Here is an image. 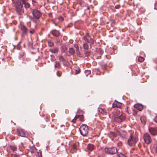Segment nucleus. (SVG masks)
<instances>
[{
	"instance_id": "nucleus-1",
	"label": "nucleus",
	"mask_w": 157,
	"mask_h": 157,
	"mask_svg": "<svg viewBox=\"0 0 157 157\" xmlns=\"http://www.w3.org/2000/svg\"><path fill=\"white\" fill-rule=\"evenodd\" d=\"M28 0H16L15 4L16 11L17 13L21 15L24 13V10L22 9L23 3L26 2Z\"/></svg>"
},
{
	"instance_id": "nucleus-2",
	"label": "nucleus",
	"mask_w": 157,
	"mask_h": 157,
	"mask_svg": "<svg viewBox=\"0 0 157 157\" xmlns=\"http://www.w3.org/2000/svg\"><path fill=\"white\" fill-rule=\"evenodd\" d=\"M82 39L85 42L90 44V48H91V45L94 44L95 41L92 38L90 37L89 34L86 33V34L82 38Z\"/></svg>"
},
{
	"instance_id": "nucleus-3",
	"label": "nucleus",
	"mask_w": 157,
	"mask_h": 157,
	"mask_svg": "<svg viewBox=\"0 0 157 157\" xmlns=\"http://www.w3.org/2000/svg\"><path fill=\"white\" fill-rule=\"evenodd\" d=\"M136 136L132 133H131L127 141L128 145L131 147H132L136 144Z\"/></svg>"
},
{
	"instance_id": "nucleus-4",
	"label": "nucleus",
	"mask_w": 157,
	"mask_h": 157,
	"mask_svg": "<svg viewBox=\"0 0 157 157\" xmlns=\"http://www.w3.org/2000/svg\"><path fill=\"white\" fill-rule=\"evenodd\" d=\"M81 134L83 136H86L88 132V127L86 124H82L79 129Z\"/></svg>"
},
{
	"instance_id": "nucleus-5",
	"label": "nucleus",
	"mask_w": 157,
	"mask_h": 157,
	"mask_svg": "<svg viewBox=\"0 0 157 157\" xmlns=\"http://www.w3.org/2000/svg\"><path fill=\"white\" fill-rule=\"evenodd\" d=\"M105 152L109 155H113L116 154L117 152L116 147H105Z\"/></svg>"
},
{
	"instance_id": "nucleus-6",
	"label": "nucleus",
	"mask_w": 157,
	"mask_h": 157,
	"mask_svg": "<svg viewBox=\"0 0 157 157\" xmlns=\"http://www.w3.org/2000/svg\"><path fill=\"white\" fill-rule=\"evenodd\" d=\"M19 27L22 31L21 36L22 38V40H23L24 36L25 35H27L29 30L26 26L23 25H20L19 26Z\"/></svg>"
},
{
	"instance_id": "nucleus-7",
	"label": "nucleus",
	"mask_w": 157,
	"mask_h": 157,
	"mask_svg": "<svg viewBox=\"0 0 157 157\" xmlns=\"http://www.w3.org/2000/svg\"><path fill=\"white\" fill-rule=\"evenodd\" d=\"M143 139L146 144H148L152 142V139L150 134L148 133L144 134L143 136Z\"/></svg>"
},
{
	"instance_id": "nucleus-8",
	"label": "nucleus",
	"mask_w": 157,
	"mask_h": 157,
	"mask_svg": "<svg viewBox=\"0 0 157 157\" xmlns=\"http://www.w3.org/2000/svg\"><path fill=\"white\" fill-rule=\"evenodd\" d=\"M125 118V116L122 114H121L119 116H115L114 119L115 121L119 123L123 121Z\"/></svg>"
},
{
	"instance_id": "nucleus-9",
	"label": "nucleus",
	"mask_w": 157,
	"mask_h": 157,
	"mask_svg": "<svg viewBox=\"0 0 157 157\" xmlns=\"http://www.w3.org/2000/svg\"><path fill=\"white\" fill-rule=\"evenodd\" d=\"M32 14L33 17L37 19H39L41 16L40 11L37 9H34L33 11Z\"/></svg>"
},
{
	"instance_id": "nucleus-10",
	"label": "nucleus",
	"mask_w": 157,
	"mask_h": 157,
	"mask_svg": "<svg viewBox=\"0 0 157 157\" xmlns=\"http://www.w3.org/2000/svg\"><path fill=\"white\" fill-rule=\"evenodd\" d=\"M117 135L119 136L122 138L124 139L126 138V132L124 131L119 129L117 131Z\"/></svg>"
},
{
	"instance_id": "nucleus-11",
	"label": "nucleus",
	"mask_w": 157,
	"mask_h": 157,
	"mask_svg": "<svg viewBox=\"0 0 157 157\" xmlns=\"http://www.w3.org/2000/svg\"><path fill=\"white\" fill-rule=\"evenodd\" d=\"M149 131L150 133L153 136L157 135V127H149Z\"/></svg>"
},
{
	"instance_id": "nucleus-12",
	"label": "nucleus",
	"mask_w": 157,
	"mask_h": 157,
	"mask_svg": "<svg viewBox=\"0 0 157 157\" xmlns=\"http://www.w3.org/2000/svg\"><path fill=\"white\" fill-rule=\"evenodd\" d=\"M75 51L73 48H70L69 50L66 52V54L68 56L74 55Z\"/></svg>"
},
{
	"instance_id": "nucleus-13",
	"label": "nucleus",
	"mask_w": 157,
	"mask_h": 157,
	"mask_svg": "<svg viewBox=\"0 0 157 157\" xmlns=\"http://www.w3.org/2000/svg\"><path fill=\"white\" fill-rule=\"evenodd\" d=\"M59 60L60 62H62L63 65L65 66L67 65L66 60L62 56H59Z\"/></svg>"
},
{
	"instance_id": "nucleus-14",
	"label": "nucleus",
	"mask_w": 157,
	"mask_h": 157,
	"mask_svg": "<svg viewBox=\"0 0 157 157\" xmlns=\"http://www.w3.org/2000/svg\"><path fill=\"white\" fill-rule=\"evenodd\" d=\"M17 132L18 136L22 137H25V134L24 132L21 129L18 128L17 129Z\"/></svg>"
},
{
	"instance_id": "nucleus-15",
	"label": "nucleus",
	"mask_w": 157,
	"mask_h": 157,
	"mask_svg": "<svg viewBox=\"0 0 157 157\" xmlns=\"http://www.w3.org/2000/svg\"><path fill=\"white\" fill-rule=\"evenodd\" d=\"M122 104L121 103L118 102L116 100H115L114 102L112 104V107H118L120 108L121 107Z\"/></svg>"
},
{
	"instance_id": "nucleus-16",
	"label": "nucleus",
	"mask_w": 157,
	"mask_h": 157,
	"mask_svg": "<svg viewBox=\"0 0 157 157\" xmlns=\"http://www.w3.org/2000/svg\"><path fill=\"white\" fill-rule=\"evenodd\" d=\"M98 111L99 113L102 115H106L107 114V112L105 109L99 108L98 109Z\"/></svg>"
},
{
	"instance_id": "nucleus-17",
	"label": "nucleus",
	"mask_w": 157,
	"mask_h": 157,
	"mask_svg": "<svg viewBox=\"0 0 157 157\" xmlns=\"http://www.w3.org/2000/svg\"><path fill=\"white\" fill-rule=\"evenodd\" d=\"M51 33L53 35L56 37H58L59 35V33L58 30L54 29L52 30L51 32Z\"/></svg>"
},
{
	"instance_id": "nucleus-18",
	"label": "nucleus",
	"mask_w": 157,
	"mask_h": 157,
	"mask_svg": "<svg viewBox=\"0 0 157 157\" xmlns=\"http://www.w3.org/2000/svg\"><path fill=\"white\" fill-rule=\"evenodd\" d=\"M59 48L57 47H54L53 48L49 49V51L52 53H57L59 51Z\"/></svg>"
},
{
	"instance_id": "nucleus-19",
	"label": "nucleus",
	"mask_w": 157,
	"mask_h": 157,
	"mask_svg": "<svg viewBox=\"0 0 157 157\" xmlns=\"http://www.w3.org/2000/svg\"><path fill=\"white\" fill-rule=\"evenodd\" d=\"M134 107L140 111H141L143 109V106L140 104H136L134 105Z\"/></svg>"
},
{
	"instance_id": "nucleus-20",
	"label": "nucleus",
	"mask_w": 157,
	"mask_h": 157,
	"mask_svg": "<svg viewBox=\"0 0 157 157\" xmlns=\"http://www.w3.org/2000/svg\"><path fill=\"white\" fill-rule=\"evenodd\" d=\"M94 147L92 144H89L87 147V150L90 151H92L94 149Z\"/></svg>"
},
{
	"instance_id": "nucleus-21",
	"label": "nucleus",
	"mask_w": 157,
	"mask_h": 157,
	"mask_svg": "<svg viewBox=\"0 0 157 157\" xmlns=\"http://www.w3.org/2000/svg\"><path fill=\"white\" fill-rule=\"evenodd\" d=\"M75 118H79V120L81 121H84V116L83 115H76L75 117Z\"/></svg>"
},
{
	"instance_id": "nucleus-22",
	"label": "nucleus",
	"mask_w": 157,
	"mask_h": 157,
	"mask_svg": "<svg viewBox=\"0 0 157 157\" xmlns=\"http://www.w3.org/2000/svg\"><path fill=\"white\" fill-rule=\"evenodd\" d=\"M67 50L66 46L65 45H63L61 48V53L65 52Z\"/></svg>"
},
{
	"instance_id": "nucleus-23",
	"label": "nucleus",
	"mask_w": 157,
	"mask_h": 157,
	"mask_svg": "<svg viewBox=\"0 0 157 157\" xmlns=\"http://www.w3.org/2000/svg\"><path fill=\"white\" fill-rule=\"evenodd\" d=\"M83 48L85 50H87L89 49V46L88 43L85 42L83 45Z\"/></svg>"
},
{
	"instance_id": "nucleus-24",
	"label": "nucleus",
	"mask_w": 157,
	"mask_h": 157,
	"mask_svg": "<svg viewBox=\"0 0 157 157\" xmlns=\"http://www.w3.org/2000/svg\"><path fill=\"white\" fill-rule=\"evenodd\" d=\"M29 150L31 153H33L36 151V149L35 147L32 146L29 147Z\"/></svg>"
},
{
	"instance_id": "nucleus-25",
	"label": "nucleus",
	"mask_w": 157,
	"mask_h": 157,
	"mask_svg": "<svg viewBox=\"0 0 157 157\" xmlns=\"http://www.w3.org/2000/svg\"><path fill=\"white\" fill-rule=\"evenodd\" d=\"M55 63H56V64H55V66H54L55 68H57L58 69L60 68L61 67V65H60V63H59V62H56Z\"/></svg>"
},
{
	"instance_id": "nucleus-26",
	"label": "nucleus",
	"mask_w": 157,
	"mask_h": 157,
	"mask_svg": "<svg viewBox=\"0 0 157 157\" xmlns=\"http://www.w3.org/2000/svg\"><path fill=\"white\" fill-rule=\"evenodd\" d=\"M125 112L128 114H130L131 113V112L130 109V108L128 107H127L125 109Z\"/></svg>"
},
{
	"instance_id": "nucleus-27",
	"label": "nucleus",
	"mask_w": 157,
	"mask_h": 157,
	"mask_svg": "<svg viewBox=\"0 0 157 157\" xmlns=\"http://www.w3.org/2000/svg\"><path fill=\"white\" fill-rule=\"evenodd\" d=\"M84 53L85 54V56L87 57L90 56V52L86 50L84 51Z\"/></svg>"
},
{
	"instance_id": "nucleus-28",
	"label": "nucleus",
	"mask_w": 157,
	"mask_h": 157,
	"mask_svg": "<svg viewBox=\"0 0 157 157\" xmlns=\"http://www.w3.org/2000/svg\"><path fill=\"white\" fill-rule=\"evenodd\" d=\"M9 147L13 151H16L17 150V148L14 146L10 145Z\"/></svg>"
},
{
	"instance_id": "nucleus-29",
	"label": "nucleus",
	"mask_w": 157,
	"mask_h": 157,
	"mask_svg": "<svg viewBox=\"0 0 157 157\" xmlns=\"http://www.w3.org/2000/svg\"><path fill=\"white\" fill-rule=\"evenodd\" d=\"M24 4L25 7V8H28L30 7V5L29 3L25 2L24 3H23V4Z\"/></svg>"
},
{
	"instance_id": "nucleus-30",
	"label": "nucleus",
	"mask_w": 157,
	"mask_h": 157,
	"mask_svg": "<svg viewBox=\"0 0 157 157\" xmlns=\"http://www.w3.org/2000/svg\"><path fill=\"white\" fill-rule=\"evenodd\" d=\"M144 58L141 56H139L138 59V62H142L144 61Z\"/></svg>"
},
{
	"instance_id": "nucleus-31",
	"label": "nucleus",
	"mask_w": 157,
	"mask_h": 157,
	"mask_svg": "<svg viewBox=\"0 0 157 157\" xmlns=\"http://www.w3.org/2000/svg\"><path fill=\"white\" fill-rule=\"evenodd\" d=\"M140 120L143 123H145L146 121V119L144 117H140Z\"/></svg>"
},
{
	"instance_id": "nucleus-32",
	"label": "nucleus",
	"mask_w": 157,
	"mask_h": 157,
	"mask_svg": "<svg viewBox=\"0 0 157 157\" xmlns=\"http://www.w3.org/2000/svg\"><path fill=\"white\" fill-rule=\"evenodd\" d=\"M91 71L89 70H86L85 71V73L86 77L91 73Z\"/></svg>"
},
{
	"instance_id": "nucleus-33",
	"label": "nucleus",
	"mask_w": 157,
	"mask_h": 157,
	"mask_svg": "<svg viewBox=\"0 0 157 157\" xmlns=\"http://www.w3.org/2000/svg\"><path fill=\"white\" fill-rule=\"evenodd\" d=\"M24 55H25L24 52H21L19 53V58H22L24 56Z\"/></svg>"
},
{
	"instance_id": "nucleus-34",
	"label": "nucleus",
	"mask_w": 157,
	"mask_h": 157,
	"mask_svg": "<svg viewBox=\"0 0 157 157\" xmlns=\"http://www.w3.org/2000/svg\"><path fill=\"white\" fill-rule=\"evenodd\" d=\"M48 45L49 46L52 47L54 46V44L51 41H48Z\"/></svg>"
},
{
	"instance_id": "nucleus-35",
	"label": "nucleus",
	"mask_w": 157,
	"mask_h": 157,
	"mask_svg": "<svg viewBox=\"0 0 157 157\" xmlns=\"http://www.w3.org/2000/svg\"><path fill=\"white\" fill-rule=\"evenodd\" d=\"M118 157H126V156L125 155L121 153L118 155Z\"/></svg>"
},
{
	"instance_id": "nucleus-36",
	"label": "nucleus",
	"mask_w": 157,
	"mask_h": 157,
	"mask_svg": "<svg viewBox=\"0 0 157 157\" xmlns=\"http://www.w3.org/2000/svg\"><path fill=\"white\" fill-rule=\"evenodd\" d=\"M106 65L105 64H103L101 65V67L102 68V69L103 70H106Z\"/></svg>"
},
{
	"instance_id": "nucleus-37",
	"label": "nucleus",
	"mask_w": 157,
	"mask_h": 157,
	"mask_svg": "<svg viewBox=\"0 0 157 157\" xmlns=\"http://www.w3.org/2000/svg\"><path fill=\"white\" fill-rule=\"evenodd\" d=\"M80 73V69L79 68H77V69L75 70V74H77Z\"/></svg>"
},
{
	"instance_id": "nucleus-38",
	"label": "nucleus",
	"mask_w": 157,
	"mask_h": 157,
	"mask_svg": "<svg viewBox=\"0 0 157 157\" xmlns=\"http://www.w3.org/2000/svg\"><path fill=\"white\" fill-rule=\"evenodd\" d=\"M57 75L58 77H60L62 75V72L60 71H57L56 72Z\"/></svg>"
},
{
	"instance_id": "nucleus-39",
	"label": "nucleus",
	"mask_w": 157,
	"mask_h": 157,
	"mask_svg": "<svg viewBox=\"0 0 157 157\" xmlns=\"http://www.w3.org/2000/svg\"><path fill=\"white\" fill-rule=\"evenodd\" d=\"M153 148L156 152L157 153V144H155L154 145Z\"/></svg>"
},
{
	"instance_id": "nucleus-40",
	"label": "nucleus",
	"mask_w": 157,
	"mask_h": 157,
	"mask_svg": "<svg viewBox=\"0 0 157 157\" xmlns=\"http://www.w3.org/2000/svg\"><path fill=\"white\" fill-rule=\"evenodd\" d=\"M37 154L39 157H42V152L41 151H39L37 152Z\"/></svg>"
},
{
	"instance_id": "nucleus-41",
	"label": "nucleus",
	"mask_w": 157,
	"mask_h": 157,
	"mask_svg": "<svg viewBox=\"0 0 157 157\" xmlns=\"http://www.w3.org/2000/svg\"><path fill=\"white\" fill-rule=\"evenodd\" d=\"M76 54L78 56L80 57V53L79 51H76Z\"/></svg>"
},
{
	"instance_id": "nucleus-42",
	"label": "nucleus",
	"mask_w": 157,
	"mask_h": 157,
	"mask_svg": "<svg viewBox=\"0 0 157 157\" xmlns=\"http://www.w3.org/2000/svg\"><path fill=\"white\" fill-rule=\"evenodd\" d=\"M122 145V143L121 142H119L117 143V146L119 147H121Z\"/></svg>"
},
{
	"instance_id": "nucleus-43",
	"label": "nucleus",
	"mask_w": 157,
	"mask_h": 157,
	"mask_svg": "<svg viewBox=\"0 0 157 157\" xmlns=\"http://www.w3.org/2000/svg\"><path fill=\"white\" fill-rule=\"evenodd\" d=\"M73 147L74 149H76L77 148V145L76 144H74L73 145Z\"/></svg>"
},
{
	"instance_id": "nucleus-44",
	"label": "nucleus",
	"mask_w": 157,
	"mask_h": 157,
	"mask_svg": "<svg viewBox=\"0 0 157 157\" xmlns=\"http://www.w3.org/2000/svg\"><path fill=\"white\" fill-rule=\"evenodd\" d=\"M120 7V6L119 5H116L115 6V8L116 9H118Z\"/></svg>"
},
{
	"instance_id": "nucleus-45",
	"label": "nucleus",
	"mask_w": 157,
	"mask_h": 157,
	"mask_svg": "<svg viewBox=\"0 0 157 157\" xmlns=\"http://www.w3.org/2000/svg\"><path fill=\"white\" fill-rule=\"evenodd\" d=\"M110 134L111 135H113L114 137H116V136L115 135V134L113 132H110Z\"/></svg>"
},
{
	"instance_id": "nucleus-46",
	"label": "nucleus",
	"mask_w": 157,
	"mask_h": 157,
	"mask_svg": "<svg viewBox=\"0 0 157 157\" xmlns=\"http://www.w3.org/2000/svg\"><path fill=\"white\" fill-rule=\"evenodd\" d=\"M154 122L157 123V116H156L154 119Z\"/></svg>"
},
{
	"instance_id": "nucleus-47",
	"label": "nucleus",
	"mask_w": 157,
	"mask_h": 157,
	"mask_svg": "<svg viewBox=\"0 0 157 157\" xmlns=\"http://www.w3.org/2000/svg\"><path fill=\"white\" fill-rule=\"evenodd\" d=\"M77 118H75L72 120V122L75 123L76 122Z\"/></svg>"
},
{
	"instance_id": "nucleus-48",
	"label": "nucleus",
	"mask_w": 157,
	"mask_h": 157,
	"mask_svg": "<svg viewBox=\"0 0 157 157\" xmlns=\"http://www.w3.org/2000/svg\"><path fill=\"white\" fill-rule=\"evenodd\" d=\"M34 32V30L33 29L32 30H30L29 31V32L31 34H33Z\"/></svg>"
},
{
	"instance_id": "nucleus-49",
	"label": "nucleus",
	"mask_w": 157,
	"mask_h": 157,
	"mask_svg": "<svg viewBox=\"0 0 157 157\" xmlns=\"http://www.w3.org/2000/svg\"><path fill=\"white\" fill-rule=\"evenodd\" d=\"M155 9L157 10V2L155 4Z\"/></svg>"
},
{
	"instance_id": "nucleus-50",
	"label": "nucleus",
	"mask_w": 157,
	"mask_h": 157,
	"mask_svg": "<svg viewBox=\"0 0 157 157\" xmlns=\"http://www.w3.org/2000/svg\"><path fill=\"white\" fill-rule=\"evenodd\" d=\"M59 20L61 21H63V18L62 17H60L59 18Z\"/></svg>"
},
{
	"instance_id": "nucleus-51",
	"label": "nucleus",
	"mask_w": 157,
	"mask_h": 157,
	"mask_svg": "<svg viewBox=\"0 0 157 157\" xmlns=\"http://www.w3.org/2000/svg\"><path fill=\"white\" fill-rule=\"evenodd\" d=\"M74 47L76 48H78V45L77 44H75L74 45Z\"/></svg>"
},
{
	"instance_id": "nucleus-52",
	"label": "nucleus",
	"mask_w": 157,
	"mask_h": 157,
	"mask_svg": "<svg viewBox=\"0 0 157 157\" xmlns=\"http://www.w3.org/2000/svg\"><path fill=\"white\" fill-rule=\"evenodd\" d=\"M79 51V47H78L77 48H76V51Z\"/></svg>"
},
{
	"instance_id": "nucleus-53",
	"label": "nucleus",
	"mask_w": 157,
	"mask_h": 157,
	"mask_svg": "<svg viewBox=\"0 0 157 157\" xmlns=\"http://www.w3.org/2000/svg\"><path fill=\"white\" fill-rule=\"evenodd\" d=\"M96 69V70H97V71H99V68H97V69Z\"/></svg>"
},
{
	"instance_id": "nucleus-54",
	"label": "nucleus",
	"mask_w": 157,
	"mask_h": 157,
	"mask_svg": "<svg viewBox=\"0 0 157 157\" xmlns=\"http://www.w3.org/2000/svg\"><path fill=\"white\" fill-rule=\"evenodd\" d=\"M87 9H88V10H89V6H87Z\"/></svg>"
},
{
	"instance_id": "nucleus-55",
	"label": "nucleus",
	"mask_w": 157,
	"mask_h": 157,
	"mask_svg": "<svg viewBox=\"0 0 157 157\" xmlns=\"http://www.w3.org/2000/svg\"><path fill=\"white\" fill-rule=\"evenodd\" d=\"M17 48L18 49H19L20 48H19V46L17 47Z\"/></svg>"
},
{
	"instance_id": "nucleus-56",
	"label": "nucleus",
	"mask_w": 157,
	"mask_h": 157,
	"mask_svg": "<svg viewBox=\"0 0 157 157\" xmlns=\"http://www.w3.org/2000/svg\"><path fill=\"white\" fill-rule=\"evenodd\" d=\"M156 153L157 154V153Z\"/></svg>"
}]
</instances>
